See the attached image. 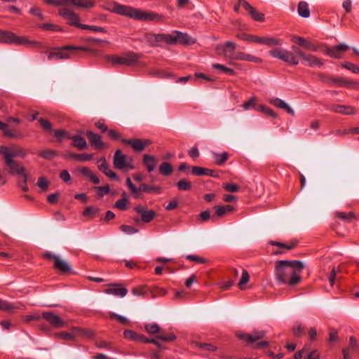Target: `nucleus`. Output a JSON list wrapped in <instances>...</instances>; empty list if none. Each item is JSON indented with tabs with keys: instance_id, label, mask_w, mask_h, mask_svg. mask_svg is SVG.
I'll return each mask as SVG.
<instances>
[{
	"instance_id": "f257e3e1",
	"label": "nucleus",
	"mask_w": 359,
	"mask_h": 359,
	"mask_svg": "<svg viewBox=\"0 0 359 359\" xmlns=\"http://www.w3.org/2000/svg\"><path fill=\"white\" fill-rule=\"evenodd\" d=\"M304 264L299 260H278L275 263V275L279 283L289 286L298 285L302 281Z\"/></svg>"
},
{
	"instance_id": "f03ea898",
	"label": "nucleus",
	"mask_w": 359,
	"mask_h": 359,
	"mask_svg": "<svg viewBox=\"0 0 359 359\" xmlns=\"http://www.w3.org/2000/svg\"><path fill=\"white\" fill-rule=\"evenodd\" d=\"M292 49L294 51L293 53L285 49L276 48L271 50L269 54L272 57L292 65H297L299 64V60L295 55L302 59L303 64L309 67H321L323 65V60L322 59L313 55L306 53L295 46H292Z\"/></svg>"
},
{
	"instance_id": "7ed1b4c3",
	"label": "nucleus",
	"mask_w": 359,
	"mask_h": 359,
	"mask_svg": "<svg viewBox=\"0 0 359 359\" xmlns=\"http://www.w3.org/2000/svg\"><path fill=\"white\" fill-rule=\"evenodd\" d=\"M111 11L116 14L127 16L136 20L144 22H161L163 20V17L154 12L142 11L128 6L120 5L116 3L114 4Z\"/></svg>"
},
{
	"instance_id": "20e7f679",
	"label": "nucleus",
	"mask_w": 359,
	"mask_h": 359,
	"mask_svg": "<svg viewBox=\"0 0 359 359\" xmlns=\"http://www.w3.org/2000/svg\"><path fill=\"white\" fill-rule=\"evenodd\" d=\"M93 53V50L84 46H65L62 47L53 48L48 53V59L63 60L70 59L74 56L80 55L79 52Z\"/></svg>"
},
{
	"instance_id": "39448f33",
	"label": "nucleus",
	"mask_w": 359,
	"mask_h": 359,
	"mask_svg": "<svg viewBox=\"0 0 359 359\" xmlns=\"http://www.w3.org/2000/svg\"><path fill=\"white\" fill-rule=\"evenodd\" d=\"M126 185L128 187L132 196L137 199L142 197L141 192L145 193H153V194H159L161 193V188L158 186L148 184L145 183H142L139 188L136 187V186L132 182L130 177H127L126 179Z\"/></svg>"
},
{
	"instance_id": "423d86ee",
	"label": "nucleus",
	"mask_w": 359,
	"mask_h": 359,
	"mask_svg": "<svg viewBox=\"0 0 359 359\" xmlns=\"http://www.w3.org/2000/svg\"><path fill=\"white\" fill-rule=\"evenodd\" d=\"M105 58L114 65L133 66L139 62L140 56L134 52H128L122 56L106 55Z\"/></svg>"
},
{
	"instance_id": "0eeeda50",
	"label": "nucleus",
	"mask_w": 359,
	"mask_h": 359,
	"mask_svg": "<svg viewBox=\"0 0 359 359\" xmlns=\"http://www.w3.org/2000/svg\"><path fill=\"white\" fill-rule=\"evenodd\" d=\"M0 43H13L16 45L38 44L34 41H29L26 37L18 36L15 33L0 30Z\"/></svg>"
},
{
	"instance_id": "6e6552de",
	"label": "nucleus",
	"mask_w": 359,
	"mask_h": 359,
	"mask_svg": "<svg viewBox=\"0 0 359 359\" xmlns=\"http://www.w3.org/2000/svg\"><path fill=\"white\" fill-rule=\"evenodd\" d=\"M133 159L123 154L121 149H117L114 155L113 164L114 168L118 170H133Z\"/></svg>"
},
{
	"instance_id": "1a4fd4ad",
	"label": "nucleus",
	"mask_w": 359,
	"mask_h": 359,
	"mask_svg": "<svg viewBox=\"0 0 359 359\" xmlns=\"http://www.w3.org/2000/svg\"><path fill=\"white\" fill-rule=\"evenodd\" d=\"M236 43L227 41L223 44H218L215 47L217 54L226 58L233 60L236 54Z\"/></svg>"
},
{
	"instance_id": "9d476101",
	"label": "nucleus",
	"mask_w": 359,
	"mask_h": 359,
	"mask_svg": "<svg viewBox=\"0 0 359 359\" xmlns=\"http://www.w3.org/2000/svg\"><path fill=\"white\" fill-rule=\"evenodd\" d=\"M121 142L130 145L135 152H142L151 144V141L149 139L139 138L122 139Z\"/></svg>"
},
{
	"instance_id": "9b49d317",
	"label": "nucleus",
	"mask_w": 359,
	"mask_h": 359,
	"mask_svg": "<svg viewBox=\"0 0 359 359\" xmlns=\"http://www.w3.org/2000/svg\"><path fill=\"white\" fill-rule=\"evenodd\" d=\"M42 318L54 328H62L66 325V322L52 311L43 312Z\"/></svg>"
},
{
	"instance_id": "f8f14e48",
	"label": "nucleus",
	"mask_w": 359,
	"mask_h": 359,
	"mask_svg": "<svg viewBox=\"0 0 359 359\" xmlns=\"http://www.w3.org/2000/svg\"><path fill=\"white\" fill-rule=\"evenodd\" d=\"M5 164L10 168V174L11 175H20L22 176L26 175L25 169L18 162L11 158V156L6 154V156H2Z\"/></svg>"
},
{
	"instance_id": "ddd939ff",
	"label": "nucleus",
	"mask_w": 359,
	"mask_h": 359,
	"mask_svg": "<svg viewBox=\"0 0 359 359\" xmlns=\"http://www.w3.org/2000/svg\"><path fill=\"white\" fill-rule=\"evenodd\" d=\"M59 15L68 20V24L80 28L79 16L69 8H62L59 11Z\"/></svg>"
},
{
	"instance_id": "4468645a",
	"label": "nucleus",
	"mask_w": 359,
	"mask_h": 359,
	"mask_svg": "<svg viewBox=\"0 0 359 359\" xmlns=\"http://www.w3.org/2000/svg\"><path fill=\"white\" fill-rule=\"evenodd\" d=\"M238 4L239 6H242V7L248 12V14L254 20L258 22L264 21V15L258 12L248 1L245 0H238Z\"/></svg>"
},
{
	"instance_id": "2eb2a0df",
	"label": "nucleus",
	"mask_w": 359,
	"mask_h": 359,
	"mask_svg": "<svg viewBox=\"0 0 359 359\" xmlns=\"http://www.w3.org/2000/svg\"><path fill=\"white\" fill-rule=\"evenodd\" d=\"M0 154L2 156H6V154L11 156V158L15 157H25L26 156V152L21 147H15L11 148L7 146L1 145L0 146Z\"/></svg>"
},
{
	"instance_id": "dca6fc26",
	"label": "nucleus",
	"mask_w": 359,
	"mask_h": 359,
	"mask_svg": "<svg viewBox=\"0 0 359 359\" xmlns=\"http://www.w3.org/2000/svg\"><path fill=\"white\" fill-rule=\"evenodd\" d=\"M349 46L344 43H340L333 47H327L325 54L331 57L339 59L342 57V53L349 50Z\"/></svg>"
},
{
	"instance_id": "f3484780",
	"label": "nucleus",
	"mask_w": 359,
	"mask_h": 359,
	"mask_svg": "<svg viewBox=\"0 0 359 359\" xmlns=\"http://www.w3.org/2000/svg\"><path fill=\"white\" fill-rule=\"evenodd\" d=\"M90 145L95 149H103L107 147V145L102 140L101 136L93 133L92 131L88 130L86 133Z\"/></svg>"
},
{
	"instance_id": "a211bd4d",
	"label": "nucleus",
	"mask_w": 359,
	"mask_h": 359,
	"mask_svg": "<svg viewBox=\"0 0 359 359\" xmlns=\"http://www.w3.org/2000/svg\"><path fill=\"white\" fill-rule=\"evenodd\" d=\"M292 41L310 51L316 52L319 48L318 45L313 43L311 41L299 36H292Z\"/></svg>"
},
{
	"instance_id": "6ab92c4d",
	"label": "nucleus",
	"mask_w": 359,
	"mask_h": 359,
	"mask_svg": "<svg viewBox=\"0 0 359 359\" xmlns=\"http://www.w3.org/2000/svg\"><path fill=\"white\" fill-rule=\"evenodd\" d=\"M134 210L141 215V220L144 223H149L156 216V212L153 210H147L142 205H137Z\"/></svg>"
},
{
	"instance_id": "aec40b11",
	"label": "nucleus",
	"mask_w": 359,
	"mask_h": 359,
	"mask_svg": "<svg viewBox=\"0 0 359 359\" xmlns=\"http://www.w3.org/2000/svg\"><path fill=\"white\" fill-rule=\"evenodd\" d=\"M97 163L98 168L100 171H102L105 175H107L109 179L114 180L118 181V177L116 173L111 170L109 169V165L107 163L106 158L104 157H101Z\"/></svg>"
},
{
	"instance_id": "412c9836",
	"label": "nucleus",
	"mask_w": 359,
	"mask_h": 359,
	"mask_svg": "<svg viewBox=\"0 0 359 359\" xmlns=\"http://www.w3.org/2000/svg\"><path fill=\"white\" fill-rule=\"evenodd\" d=\"M329 109L332 112L344 115H353L356 114L355 109L351 106L333 104L329 107Z\"/></svg>"
},
{
	"instance_id": "4be33fe9",
	"label": "nucleus",
	"mask_w": 359,
	"mask_h": 359,
	"mask_svg": "<svg viewBox=\"0 0 359 359\" xmlns=\"http://www.w3.org/2000/svg\"><path fill=\"white\" fill-rule=\"evenodd\" d=\"M264 332L256 331L252 334H241L238 335V337L245 341L248 344H253L254 342L262 339L264 337Z\"/></svg>"
},
{
	"instance_id": "5701e85b",
	"label": "nucleus",
	"mask_w": 359,
	"mask_h": 359,
	"mask_svg": "<svg viewBox=\"0 0 359 359\" xmlns=\"http://www.w3.org/2000/svg\"><path fill=\"white\" fill-rule=\"evenodd\" d=\"M120 286V284H110L109 287L104 290V292L108 294L123 297L127 294L128 290L126 287H121Z\"/></svg>"
},
{
	"instance_id": "b1692460",
	"label": "nucleus",
	"mask_w": 359,
	"mask_h": 359,
	"mask_svg": "<svg viewBox=\"0 0 359 359\" xmlns=\"http://www.w3.org/2000/svg\"><path fill=\"white\" fill-rule=\"evenodd\" d=\"M142 164L147 168V171L151 172L154 170L157 165V159L154 156L144 154L142 157Z\"/></svg>"
},
{
	"instance_id": "393cba45",
	"label": "nucleus",
	"mask_w": 359,
	"mask_h": 359,
	"mask_svg": "<svg viewBox=\"0 0 359 359\" xmlns=\"http://www.w3.org/2000/svg\"><path fill=\"white\" fill-rule=\"evenodd\" d=\"M191 172L195 176H202V175H206V176H211V177H216L217 174L215 170L199 167V166H192L191 167Z\"/></svg>"
},
{
	"instance_id": "a878e982",
	"label": "nucleus",
	"mask_w": 359,
	"mask_h": 359,
	"mask_svg": "<svg viewBox=\"0 0 359 359\" xmlns=\"http://www.w3.org/2000/svg\"><path fill=\"white\" fill-rule=\"evenodd\" d=\"M176 43L181 45H189L195 43L196 41L192 39L191 37L187 33L175 31Z\"/></svg>"
},
{
	"instance_id": "bb28decb",
	"label": "nucleus",
	"mask_w": 359,
	"mask_h": 359,
	"mask_svg": "<svg viewBox=\"0 0 359 359\" xmlns=\"http://www.w3.org/2000/svg\"><path fill=\"white\" fill-rule=\"evenodd\" d=\"M270 103L272 104L273 105H274L275 107H276L277 108L284 109L289 114H290L292 116H294V110L286 102H285L281 99L278 98V97L274 98L271 100Z\"/></svg>"
},
{
	"instance_id": "cd10ccee",
	"label": "nucleus",
	"mask_w": 359,
	"mask_h": 359,
	"mask_svg": "<svg viewBox=\"0 0 359 359\" xmlns=\"http://www.w3.org/2000/svg\"><path fill=\"white\" fill-rule=\"evenodd\" d=\"M69 139L73 141L72 145L80 150L86 149L88 146L86 140L81 135H71Z\"/></svg>"
},
{
	"instance_id": "c85d7f7f",
	"label": "nucleus",
	"mask_w": 359,
	"mask_h": 359,
	"mask_svg": "<svg viewBox=\"0 0 359 359\" xmlns=\"http://www.w3.org/2000/svg\"><path fill=\"white\" fill-rule=\"evenodd\" d=\"M53 267L60 271L62 273L66 274L71 271V267L68 263L58 257L54 262Z\"/></svg>"
},
{
	"instance_id": "c756f323",
	"label": "nucleus",
	"mask_w": 359,
	"mask_h": 359,
	"mask_svg": "<svg viewBox=\"0 0 359 359\" xmlns=\"http://www.w3.org/2000/svg\"><path fill=\"white\" fill-rule=\"evenodd\" d=\"M0 130L3 131L4 136L11 138L21 137L20 133H16L15 130L8 129V124L0 121Z\"/></svg>"
},
{
	"instance_id": "7c9ffc66",
	"label": "nucleus",
	"mask_w": 359,
	"mask_h": 359,
	"mask_svg": "<svg viewBox=\"0 0 359 359\" xmlns=\"http://www.w3.org/2000/svg\"><path fill=\"white\" fill-rule=\"evenodd\" d=\"M79 171L81 175L88 177L89 180L93 184H97L100 183L99 178L95 175H94L88 168L82 167L79 169Z\"/></svg>"
},
{
	"instance_id": "2f4dec72",
	"label": "nucleus",
	"mask_w": 359,
	"mask_h": 359,
	"mask_svg": "<svg viewBox=\"0 0 359 359\" xmlns=\"http://www.w3.org/2000/svg\"><path fill=\"white\" fill-rule=\"evenodd\" d=\"M100 208L96 206L90 205L86 207L83 211V215L89 219H93L99 215Z\"/></svg>"
},
{
	"instance_id": "473e14b6",
	"label": "nucleus",
	"mask_w": 359,
	"mask_h": 359,
	"mask_svg": "<svg viewBox=\"0 0 359 359\" xmlns=\"http://www.w3.org/2000/svg\"><path fill=\"white\" fill-rule=\"evenodd\" d=\"M298 14L302 18H309L310 16V11L309 5L306 1H301L297 6Z\"/></svg>"
},
{
	"instance_id": "72a5a7b5",
	"label": "nucleus",
	"mask_w": 359,
	"mask_h": 359,
	"mask_svg": "<svg viewBox=\"0 0 359 359\" xmlns=\"http://www.w3.org/2000/svg\"><path fill=\"white\" fill-rule=\"evenodd\" d=\"M212 155L215 163L217 165H223L229 158V154L226 151H224L221 154L214 152Z\"/></svg>"
},
{
	"instance_id": "f704fd0d",
	"label": "nucleus",
	"mask_w": 359,
	"mask_h": 359,
	"mask_svg": "<svg viewBox=\"0 0 359 359\" xmlns=\"http://www.w3.org/2000/svg\"><path fill=\"white\" fill-rule=\"evenodd\" d=\"M264 45L269 47L279 46L283 43V40L273 36H264Z\"/></svg>"
},
{
	"instance_id": "c9c22d12",
	"label": "nucleus",
	"mask_w": 359,
	"mask_h": 359,
	"mask_svg": "<svg viewBox=\"0 0 359 359\" xmlns=\"http://www.w3.org/2000/svg\"><path fill=\"white\" fill-rule=\"evenodd\" d=\"M159 172L164 176H169L173 172V168L172 165L168 162H163L159 166Z\"/></svg>"
},
{
	"instance_id": "e433bc0d",
	"label": "nucleus",
	"mask_w": 359,
	"mask_h": 359,
	"mask_svg": "<svg viewBox=\"0 0 359 359\" xmlns=\"http://www.w3.org/2000/svg\"><path fill=\"white\" fill-rule=\"evenodd\" d=\"M72 330L76 334L87 338H91L94 335L93 331L90 329H83L80 327H74Z\"/></svg>"
},
{
	"instance_id": "4c0bfd02",
	"label": "nucleus",
	"mask_w": 359,
	"mask_h": 359,
	"mask_svg": "<svg viewBox=\"0 0 359 359\" xmlns=\"http://www.w3.org/2000/svg\"><path fill=\"white\" fill-rule=\"evenodd\" d=\"M176 187L179 191H190L192 184L187 179H182L176 183Z\"/></svg>"
},
{
	"instance_id": "58836bf2",
	"label": "nucleus",
	"mask_w": 359,
	"mask_h": 359,
	"mask_svg": "<svg viewBox=\"0 0 359 359\" xmlns=\"http://www.w3.org/2000/svg\"><path fill=\"white\" fill-rule=\"evenodd\" d=\"M194 345L196 348H198L199 349L205 350V351H208L215 352L217 350V346H215V345H213L212 344H209V343H202V342L196 341V342H194Z\"/></svg>"
},
{
	"instance_id": "ea45409f",
	"label": "nucleus",
	"mask_w": 359,
	"mask_h": 359,
	"mask_svg": "<svg viewBox=\"0 0 359 359\" xmlns=\"http://www.w3.org/2000/svg\"><path fill=\"white\" fill-rule=\"evenodd\" d=\"M19 309V306L15 305L13 304L8 302L7 301L2 300L0 299V310L12 312L14 310Z\"/></svg>"
},
{
	"instance_id": "a19ab883",
	"label": "nucleus",
	"mask_w": 359,
	"mask_h": 359,
	"mask_svg": "<svg viewBox=\"0 0 359 359\" xmlns=\"http://www.w3.org/2000/svg\"><path fill=\"white\" fill-rule=\"evenodd\" d=\"M212 68L215 69H219L222 72L225 73L229 75L234 76L236 75V71L231 68H229L223 65H220L218 63L212 64Z\"/></svg>"
},
{
	"instance_id": "79ce46f5",
	"label": "nucleus",
	"mask_w": 359,
	"mask_h": 359,
	"mask_svg": "<svg viewBox=\"0 0 359 359\" xmlns=\"http://www.w3.org/2000/svg\"><path fill=\"white\" fill-rule=\"evenodd\" d=\"M269 243L271 245L278 246L279 248H285V249H286L287 250H292V249L294 248L297 246V241H292L290 243L285 244V243H280V242L271 241H270Z\"/></svg>"
},
{
	"instance_id": "37998d69",
	"label": "nucleus",
	"mask_w": 359,
	"mask_h": 359,
	"mask_svg": "<svg viewBox=\"0 0 359 359\" xmlns=\"http://www.w3.org/2000/svg\"><path fill=\"white\" fill-rule=\"evenodd\" d=\"M129 201L126 198L118 199L114 205V208L124 211L128 209Z\"/></svg>"
},
{
	"instance_id": "c03bdc74",
	"label": "nucleus",
	"mask_w": 359,
	"mask_h": 359,
	"mask_svg": "<svg viewBox=\"0 0 359 359\" xmlns=\"http://www.w3.org/2000/svg\"><path fill=\"white\" fill-rule=\"evenodd\" d=\"M337 217L346 222H349L352 219H355V214L353 212H349L348 213L344 212H337L335 213Z\"/></svg>"
},
{
	"instance_id": "a18cd8bd",
	"label": "nucleus",
	"mask_w": 359,
	"mask_h": 359,
	"mask_svg": "<svg viewBox=\"0 0 359 359\" xmlns=\"http://www.w3.org/2000/svg\"><path fill=\"white\" fill-rule=\"evenodd\" d=\"M72 6L88 8H92L94 6V3L89 0H72Z\"/></svg>"
},
{
	"instance_id": "49530a36",
	"label": "nucleus",
	"mask_w": 359,
	"mask_h": 359,
	"mask_svg": "<svg viewBox=\"0 0 359 359\" xmlns=\"http://www.w3.org/2000/svg\"><path fill=\"white\" fill-rule=\"evenodd\" d=\"M39 156L44 159H51L57 156V152L52 149H44L39 152Z\"/></svg>"
},
{
	"instance_id": "de8ad7c7",
	"label": "nucleus",
	"mask_w": 359,
	"mask_h": 359,
	"mask_svg": "<svg viewBox=\"0 0 359 359\" xmlns=\"http://www.w3.org/2000/svg\"><path fill=\"white\" fill-rule=\"evenodd\" d=\"M250 276L248 272L245 269H243L242 271V276L241 278L238 282V287L241 290L245 289V285L249 281Z\"/></svg>"
},
{
	"instance_id": "09e8293b",
	"label": "nucleus",
	"mask_w": 359,
	"mask_h": 359,
	"mask_svg": "<svg viewBox=\"0 0 359 359\" xmlns=\"http://www.w3.org/2000/svg\"><path fill=\"white\" fill-rule=\"evenodd\" d=\"M144 329L151 334H156L160 331V327L156 323H147L144 325Z\"/></svg>"
},
{
	"instance_id": "8fccbe9b",
	"label": "nucleus",
	"mask_w": 359,
	"mask_h": 359,
	"mask_svg": "<svg viewBox=\"0 0 359 359\" xmlns=\"http://www.w3.org/2000/svg\"><path fill=\"white\" fill-rule=\"evenodd\" d=\"M54 135L56 138H57L58 141L61 142L62 138H67L71 137V135L69 134L68 132L65 131L62 129L54 130H53Z\"/></svg>"
},
{
	"instance_id": "3c124183",
	"label": "nucleus",
	"mask_w": 359,
	"mask_h": 359,
	"mask_svg": "<svg viewBox=\"0 0 359 359\" xmlns=\"http://www.w3.org/2000/svg\"><path fill=\"white\" fill-rule=\"evenodd\" d=\"M317 77L321 82L326 84L332 85L333 76L324 73H318L317 74Z\"/></svg>"
},
{
	"instance_id": "603ef678",
	"label": "nucleus",
	"mask_w": 359,
	"mask_h": 359,
	"mask_svg": "<svg viewBox=\"0 0 359 359\" xmlns=\"http://www.w3.org/2000/svg\"><path fill=\"white\" fill-rule=\"evenodd\" d=\"M80 29H89L95 32H106V29L104 27L95 26V25H80Z\"/></svg>"
},
{
	"instance_id": "864d4df0",
	"label": "nucleus",
	"mask_w": 359,
	"mask_h": 359,
	"mask_svg": "<svg viewBox=\"0 0 359 359\" xmlns=\"http://www.w3.org/2000/svg\"><path fill=\"white\" fill-rule=\"evenodd\" d=\"M137 336H138V333L135 332V331L133 330H126L124 332H123V337L130 340V341H137Z\"/></svg>"
},
{
	"instance_id": "5fc2aeb1",
	"label": "nucleus",
	"mask_w": 359,
	"mask_h": 359,
	"mask_svg": "<svg viewBox=\"0 0 359 359\" xmlns=\"http://www.w3.org/2000/svg\"><path fill=\"white\" fill-rule=\"evenodd\" d=\"M54 336L55 338H60L67 341L74 339V334L67 332H56Z\"/></svg>"
},
{
	"instance_id": "6e6d98bb",
	"label": "nucleus",
	"mask_w": 359,
	"mask_h": 359,
	"mask_svg": "<svg viewBox=\"0 0 359 359\" xmlns=\"http://www.w3.org/2000/svg\"><path fill=\"white\" fill-rule=\"evenodd\" d=\"M94 189L96 191L97 195L100 197H103L109 193L110 187L109 185L95 187Z\"/></svg>"
},
{
	"instance_id": "4d7b16f0",
	"label": "nucleus",
	"mask_w": 359,
	"mask_h": 359,
	"mask_svg": "<svg viewBox=\"0 0 359 359\" xmlns=\"http://www.w3.org/2000/svg\"><path fill=\"white\" fill-rule=\"evenodd\" d=\"M341 67L343 68H345L346 69L351 71L352 72H353L355 74H359V66H358L353 63H351L349 62H346L341 64Z\"/></svg>"
},
{
	"instance_id": "13d9d810",
	"label": "nucleus",
	"mask_w": 359,
	"mask_h": 359,
	"mask_svg": "<svg viewBox=\"0 0 359 359\" xmlns=\"http://www.w3.org/2000/svg\"><path fill=\"white\" fill-rule=\"evenodd\" d=\"M347 79L342 77H333L332 85L337 87H346Z\"/></svg>"
},
{
	"instance_id": "bf43d9fd",
	"label": "nucleus",
	"mask_w": 359,
	"mask_h": 359,
	"mask_svg": "<svg viewBox=\"0 0 359 359\" xmlns=\"http://www.w3.org/2000/svg\"><path fill=\"white\" fill-rule=\"evenodd\" d=\"M147 292L146 286L145 285H139L135 287L132 290V293L136 296H142L144 297Z\"/></svg>"
},
{
	"instance_id": "052dcab7",
	"label": "nucleus",
	"mask_w": 359,
	"mask_h": 359,
	"mask_svg": "<svg viewBox=\"0 0 359 359\" xmlns=\"http://www.w3.org/2000/svg\"><path fill=\"white\" fill-rule=\"evenodd\" d=\"M120 230L127 234H133L138 232V229L133 226L123 224L119 227Z\"/></svg>"
},
{
	"instance_id": "680f3d73",
	"label": "nucleus",
	"mask_w": 359,
	"mask_h": 359,
	"mask_svg": "<svg viewBox=\"0 0 359 359\" xmlns=\"http://www.w3.org/2000/svg\"><path fill=\"white\" fill-rule=\"evenodd\" d=\"M109 317L111 319H115L118 320L120 323L123 325H126L128 323V320L126 317L116 314L115 313L110 312Z\"/></svg>"
},
{
	"instance_id": "e2e57ef3",
	"label": "nucleus",
	"mask_w": 359,
	"mask_h": 359,
	"mask_svg": "<svg viewBox=\"0 0 359 359\" xmlns=\"http://www.w3.org/2000/svg\"><path fill=\"white\" fill-rule=\"evenodd\" d=\"M43 29L53 31V32H59L61 31L62 29L57 25L46 23L39 26Z\"/></svg>"
},
{
	"instance_id": "0e129e2a",
	"label": "nucleus",
	"mask_w": 359,
	"mask_h": 359,
	"mask_svg": "<svg viewBox=\"0 0 359 359\" xmlns=\"http://www.w3.org/2000/svg\"><path fill=\"white\" fill-rule=\"evenodd\" d=\"M222 187L224 189L229 192H238L240 190V187L236 184L226 183L224 184Z\"/></svg>"
},
{
	"instance_id": "69168bd1",
	"label": "nucleus",
	"mask_w": 359,
	"mask_h": 359,
	"mask_svg": "<svg viewBox=\"0 0 359 359\" xmlns=\"http://www.w3.org/2000/svg\"><path fill=\"white\" fill-rule=\"evenodd\" d=\"M156 338L165 341H173L176 339L177 337L174 333H169L167 334H159L156 337Z\"/></svg>"
},
{
	"instance_id": "338daca9",
	"label": "nucleus",
	"mask_w": 359,
	"mask_h": 359,
	"mask_svg": "<svg viewBox=\"0 0 359 359\" xmlns=\"http://www.w3.org/2000/svg\"><path fill=\"white\" fill-rule=\"evenodd\" d=\"M38 121L43 130L46 131H52V124L48 120L40 118Z\"/></svg>"
},
{
	"instance_id": "774afa93",
	"label": "nucleus",
	"mask_w": 359,
	"mask_h": 359,
	"mask_svg": "<svg viewBox=\"0 0 359 359\" xmlns=\"http://www.w3.org/2000/svg\"><path fill=\"white\" fill-rule=\"evenodd\" d=\"M164 42L168 44H176L175 31L171 34H164Z\"/></svg>"
}]
</instances>
